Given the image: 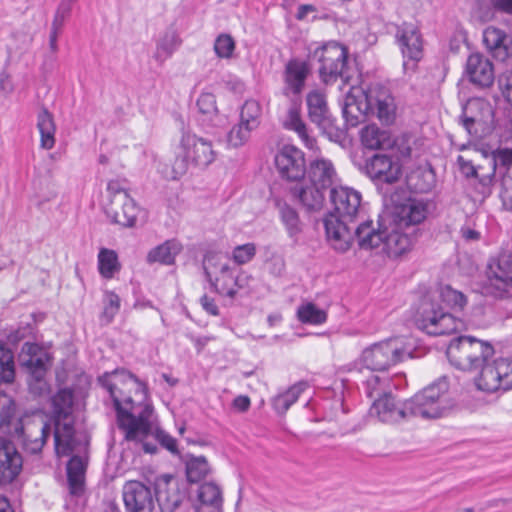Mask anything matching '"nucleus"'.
I'll return each mask as SVG.
<instances>
[{"label": "nucleus", "instance_id": "1", "mask_svg": "<svg viewBox=\"0 0 512 512\" xmlns=\"http://www.w3.org/2000/svg\"><path fill=\"white\" fill-rule=\"evenodd\" d=\"M98 385L111 398L125 440L142 443L145 452L155 453L156 446L145 442L153 433V407L146 385L125 369L104 373Z\"/></svg>", "mask_w": 512, "mask_h": 512}, {"label": "nucleus", "instance_id": "2", "mask_svg": "<svg viewBox=\"0 0 512 512\" xmlns=\"http://www.w3.org/2000/svg\"><path fill=\"white\" fill-rule=\"evenodd\" d=\"M74 396L71 389H61L52 398V416L49 420L34 419L15 430V437L22 450L29 455H39L53 429L54 449L57 456H69L85 450L87 440L76 433L73 417Z\"/></svg>", "mask_w": 512, "mask_h": 512}, {"label": "nucleus", "instance_id": "3", "mask_svg": "<svg viewBox=\"0 0 512 512\" xmlns=\"http://www.w3.org/2000/svg\"><path fill=\"white\" fill-rule=\"evenodd\" d=\"M494 354L493 346L472 336H460L451 341L446 355L450 363L464 371H479L474 382L479 390L495 392L512 389V359H489Z\"/></svg>", "mask_w": 512, "mask_h": 512}, {"label": "nucleus", "instance_id": "4", "mask_svg": "<svg viewBox=\"0 0 512 512\" xmlns=\"http://www.w3.org/2000/svg\"><path fill=\"white\" fill-rule=\"evenodd\" d=\"M332 211L324 219L326 237L339 252H346L353 243L351 224L363 209L361 193L346 185L333 186L329 192Z\"/></svg>", "mask_w": 512, "mask_h": 512}, {"label": "nucleus", "instance_id": "5", "mask_svg": "<svg viewBox=\"0 0 512 512\" xmlns=\"http://www.w3.org/2000/svg\"><path fill=\"white\" fill-rule=\"evenodd\" d=\"M174 156L171 172L166 177L176 180L188 172L190 165L206 168L212 164L217 152L210 140L183 129L174 146Z\"/></svg>", "mask_w": 512, "mask_h": 512}, {"label": "nucleus", "instance_id": "6", "mask_svg": "<svg viewBox=\"0 0 512 512\" xmlns=\"http://www.w3.org/2000/svg\"><path fill=\"white\" fill-rule=\"evenodd\" d=\"M413 347L408 338L396 337L366 348L360 360L369 370L384 371L404 359L412 358Z\"/></svg>", "mask_w": 512, "mask_h": 512}, {"label": "nucleus", "instance_id": "7", "mask_svg": "<svg viewBox=\"0 0 512 512\" xmlns=\"http://www.w3.org/2000/svg\"><path fill=\"white\" fill-rule=\"evenodd\" d=\"M50 353L37 343L26 341L18 355L21 368L27 373V382L34 395H42L48 391L46 374L51 366Z\"/></svg>", "mask_w": 512, "mask_h": 512}, {"label": "nucleus", "instance_id": "8", "mask_svg": "<svg viewBox=\"0 0 512 512\" xmlns=\"http://www.w3.org/2000/svg\"><path fill=\"white\" fill-rule=\"evenodd\" d=\"M448 381L441 378L408 399L413 417L439 418L451 407L448 399Z\"/></svg>", "mask_w": 512, "mask_h": 512}, {"label": "nucleus", "instance_id": "9", "mask_svg": "<svg viewBox=\"0 0 512 512\" xmlns=\"http://www.w3.org/2000/svg\"><path fill=\"white\" fill-rule=\"evenodd\" d=\"M102 209L112 223L123 227L134 226L138 207L119 181H110L103 199Z\"/></svg>", "mask_w": 512, "mask_h": 512}, {"label": "nucleus", "instance_id": "10", "mask_svg": "<svg viewBox=\"0 0 512 512\" xmlns=\"http://www.w3.org/2000/svg\"><path fill=\"white\" fill-rule=\"evenodd\" d=\"M417 327L432 336L451 334L462 327V322L450 313L444 312L431 299L421 302L416 318Z\"/></svg>", "mask_w": 512, "mask_h": 512}, {"label": "nucleus", "instance_id": "11", "mask_svg": "<svg viewBox=\"0 0 512 512\" xmlns=\"http://www.w3.org/2000/svg\"><path fill=\"white\" fill-rule=\"evenodd\" d=\"M347 50L336 42H329L314 51L319 62V76L325 84H332L343 76L347 64Z\"/></svg>", "mask_w": 512, "mask_h": 512}, {"label": "nucleus", "instance_id": "12", "mask_svg": "<svg viewBox=\"0 0 512 512\" xmlns=\"http://www.w3.org/2000/svg\"><path fill=\"white\" fill-rule=\"evenodd\" d=\"M486 289L495 297L512 290V254L503 252L489 260L486 269Z\"/></svg>", "mask_w": 512, "mask_h": 512}, {"label": "nucleus", "instance_id": "13", "mask_svg": "<svg viewBox=\"0 0 512 512\" xmlns=\"http://www.w3.org/2000/svg\"><path fill=\"white\" fill-rule=\"evenodd\" d=\"M461 119L466 131L471 136L478 138L493 123L494 110L486 99L474 97L463 106Z\"/></svg>", "mask_w": 512, "mask_h": 512}, {"label": "nucleus", "instance_id": "14", "mask_svg": "<svg viewBox=\"0 0 512 512\" xmlns=\"http://www.w3.org/2000/svg\"><path fill=\"white\" fill-rule=\"evenodd\" d=\"M275 166L281 178L297 182L303 180L307 166L304 153L293 145H284L275 155Z\"/></svg>", "mask_w": 512, "mask_h": 512}, {"label": "nucleus", "instance_id": "15", "mask_svg": "<svg viewBox=\"0 0 512 512\" xmlns=\"http://www.w3.org/2000/svg\"><path fill=\"white\" fill-rule=\"evenodd\" d=\"M396 39L405 59V72L414 71L423 54L422 38L418 28L413 24H403L397 30Z\"/></svg>", "mask_w": 512, "mask_h": 512}, {"label": "nucleus", "instance_id": "16", "mask_svg": "<svg viewBox=\"0 0 512 512\" xmlns=\"http://www.w3.org/2000/svg\"><path fill=\"white\" fill-rule=\"evenodd\" d=\"M365 108L371 109L370 113L375 115L382 123L391 124L396 117V104L390 91L381 85H372L366 91Z\"/></svg>", "mask_w": 512, "mask_h": 512}, {"label": "nucleus", "instance_id": "17", "mask_svg": "<svg viewBox=\"0 0 512 512\" xmlns=\"http://www.w3.org/2000/svg\"><path fill=\"white\" fill-rule=\"evenodd\" d=\"M408 406V399L400 401L391 394H385L374 401L370 413L383 423L397 424L412 418Z\"/></svg>", "mask_w": 512, "mask_h": 512}, {"label": "nucleus", "instance_id": "18", "mask_svg": "<svg viewBox=\"0 0 512 512\" xmlns=\"http://www.w3.org/2000/svg\"><path fill=\"white\" fill-rule=\"evenodd\" d=\"M155 490L156 499L162 512H174L185 497L180 481L167 474L156 479Z\"/></svg>", "mask_w": 512, "mask_h": 512}, {"label": "nucleus", "instance_id": "19", "mask_svg": "<svg viewBox=\"0 0 512 512\" xmlns=\"http://www.w3.org/2000/svg\"><path fill=\"white\" fill-rule=\"evenodd\" d=\"M23 458L15 444L0 437V485L12 483L21 473Z\"/></svg>", "mask_w": 512, "mask_h": 512}, {"label": "nucleus", "instance_id": "20", "mask_svg": "<svg viewBox=\"0 0 512 512\" xmlns=\"http://www.w3.org/2000/svg\"><path fill=\"white\" fill-rule=\"evenodd\" d=\"M122 496L127 512H151L154 508L152 490L140 481L126 482Z\"/></svg>", "mask_w": 512, "mask_h": 512}, {"label": "nucleus", "instance_id": "21", "mask_svg": "<svg viewBox=\"0 0 512 512\" xmlns=\"http://www.w3.org/2000/svg\"><path fill=\"white\" fill-rule=\"evenodd\" d=\"M366 173L373 181L392 184L401 176V165L397 158L375 154L366 163Z\"/></svg>", "mask_w": 512, "mask_h": 512}, {"label": "nucleus", "instance_id": "22", "mask_svg": "<svg viewBox=\"0 0 512 512\" xmlns=\"http://www.w3.org/2000/svg\"><path fill=\"white\" fill-rule=\"evenodd\" d=\"M465 72L470 82L476 86L488 88L494 83L493 63L481 53H472L467 58Z\"/></svg>", "mask_w": 512, "mask_h": 512}, {"label": "nucleus", "instance_id": "23", "mask_svg": "<svg viewBox=\"0 0 512 512\" xmlns=\"http://www.w3.org/2000/svg\"><path fill=\"white\" fill-rule=\"evenodd\" d=\"M428 214V205L417 199H408L396 205L393 211V223L399 228L418 225L422 223Z\"/></svg>", "mask_w": 512, "mask_h": 512}, {"label": "nucleus", "instance_id": "24", "mask_svg": "<svg viewBox=\"0 0 512 512\" xmlns=\"http://www.w3.org/2000/svg\"><path fill=\"white\" fill-rule=\"evenodd\" d=\"M306 174L310 183L324 190L338 186L339 177L334 164L325 158H317L310 161Z\"/></svg>", "mask_w": 512, "mask_h": 512}, {"label": "nucleus", "instance_id": "25", "mask_svg": "<svg viewBox=\"0 0 512 512\" xmlns=\"http://www.w3.org/2000/svg\"><path fill=\"white\" fill-rule=\"evenodd\" d=\"M385 227L384 222H377L374 225L373 221H364L357 227L351 226L353 240L356 239L358 246L363 250H376L378 252L381 244H383L382 237H384Z\"/></svg>", "mask_w": 512, "mask_h": 512}, {"label": "nucleus", "instance_id": "26", "mask_svg": "<svg viewBox=\"0 0 512 512\" xmlns=\"http://www.w3.org/2000/svg\"><path fill=\"white\" fill-rule=\"evenodd\" d=\"M399 226L395 223L386 225L384 237L378 253H384L388 257H398L411 248L412 241L404 233L400 232Z\"/></svg>", "mask_w": 512, "mask_h": 512}, {"label": "nucleus", "instance_id": "27", "mask_svg": "<svg viewBox=\"0 0 512 512\" xmlns=\"http://www.w3.org/2000/svg\"><path fill=\"white\" fill-rule=\"evenodd\" d=\"M309 72V65L305 61L299 59L290 60L286 64L284 71L285 94L299 95L305 86Z\"/></svg>", "mask_w": 512, "mask_h": 512}, {"label": "nucleus", "instance_id": "28", "mask_svg": "<svg viewBox=\"0 0 512 512\" xmlns=\"http://www.w3.org/2000/svg\"><path fill=\"white\" fill-rule=\"evenodd\" d=\"M87 463L79 455H73L67 463V486L72 497H81L85 493V473Z\"/></svg>", "mask_w": 512, "mask_h": 512}, {"label": "nucleus", "instance_id": "29", "mask_svg": "<svg viewBox=\"0 0 512 512\" xmlns=\"http://www.w3.org/2000/svg\"><path fill=\"white\" fill-rule=\"evenodd\" d=\"M325 191L326 190L311 184L305 187L296 186L292 188L291 193L306 211L318 212L324 207Z\"/></svg>", "mask_w": 512, "mask_h": 512}, {"label": "nucleus", "instance_id": "30", "mask_svg": "<svg viewBox=\"0 0 512 512\" xmlns=\"http://www.w3.org/2000/svg\"><path fill=\"white\" fill-rule=\"evenodd\" d=\"M495 172L496 166L490 156H486L483 163L477 165L474 189L483 199L492 193Z\"/></svg>", "mask_w": 512, "mask_h": 512}, {"label": "nucleus", "instance_id": "31", "mask_svg": "<svg viewBox=\"0 0 512 512\" xmlns=\"http://www.w3.org/2000/svg\"><path fill=\"white\" fill-rule=\"evenodd\" d=\"M198 500L200 501L199 512H222V491L214 482L200 485Z\"/></svg>", "mask_w": 512, "mask_h": 512}, {"label": "nucleus", "instance_id": "32", "mask_svg": "<svg viewBox=\"0 0 512 512\" xmlns=\"http://www.w3.org/2000/svg\"><path fill=\"white\" fill-rule=\"evenodd\" d=\"M508 38L504 31L487 27L483 32V43L492 55L500 61L508 58Z\"/></svg>", "mask_w": 512, "mask_h": 512}, {"label": "nucleus", "instance_id": "33", "mask_svg": "<svg viewBox=\"0 0 512 512\" xmlns=\"http://www.w3.org/2000/svg\"><path fill=\"white\" fill-rule=\"evenodd\" d=\"M283 126L288 130L295 131L308 149L315 148L316 141L309 135L306 124L301 118L300 108L298 105L293 104L289 108L287 115L283 120Z\"/></svg>", "mask_w": 512, "mask_h": 512}, {"label": "nucleus", "instance_id": "34", "mask_svg": "<svg viewBox=\"0 0 512 512\" xmlns=\"http://www.w3.org/2000/svg\"><path fill=\"white\" fill-rule=\"evenodd\" d=\"M182 245L176 240H167L164 243L152 248L146 257L149 264L159 263L172 265L175 257L181 252Z\"/></svg>", "mask_w": 512, "mask_h": 512}, {"label": "nucleus", "instance_id": "35", "mask_svg": "<svg viewBox=\"0 0 512 512\" xmlns=\"http://www.w3.org/2000/svg\"><path fill=\"white\" fill-rule=\"evenodd\" d=\"M306 104L308 116L313 123L320 126L329 119V108L326 96L321 91H310L306 97Z\"/></svg>", "mask_w": 512, "mask_h": 512}, {"label": "nucleus", "instance_id": "36", "mask_svg": "<svg viewBox=\"0 0 512 512\" xmlns=\"http://www.w3.org/2000/svg\"><path fill=\"white\" fill-rule=\"evenodd\" d=\"M37 128L41 137V148L45 150L52 149L55 145L56 125L53 115L45 107H42L37 114Z\"/></svg>", "mask_w": 512, "mask_h": 512}, {"label": "nucleus", "instance_id": "37", "mask_svg": "<svg viewBox=\"0 0 512 512\" xmlns=\"http://www.w3.org/2000/svg\"><path fill=\"white\" fill-rule=\"evenodd\" d=\"M361 141L368 149H385L392 147L394 144L390 133L376 125H368L362 129Z\"/></svg>", "mask_w": 512, "mask_h": 512}, {"label": "nucleus", "instance_id": "38", "mask_svg": "<svg viewBox=\"0 0 512 512\" xmlns=\"http://www.w3.org/2000/svg\"><path fill=\"white\" fill-rule=\"evenodd\" d=\"M180 44L181 39L177 31L172 27L167 28L157 40L154 58L163 63L172 56Z\"/></svg>", "mask_w": 512, "mask_h": 512}, {"label": "nucleus", "instance_id": "39", "mask_svg": "<svg viewBox=\"0 0 512 512\" xmlns=\"http://www.w3.org/2000/svg\"><path fill=\"white\" fill-rule=\"evenodd\" d=\"M279 216L288 236L297 241L303 231V223L297 210L287 203L278 204Z\"/></svg>", "mask_w": 512, "mask_h": 512}, {"label": "nucleus", "instance_id": "40", "mask_svg": "<svg viewBox=\"0 0 512 512\" xmlns=\"http://www.w3.org/2000/svg\"><path fill=\"white\" fill-rule=\"evenodd\" d=\"M208 282L213 291L229 298H234L238 288L242 287L241 279L233 275L232 268L229 269V272L220 273L208 280Z\"/></svg>", "mask_w": 512, "mask_h": 512}, {"label": "nucleus", "instance_id": "41", "mask_svg": "<svg viewBox=\"0 0 512 512\" xmlns=\"http://www.w3.org/2000/svg\"><path fill=\"white\" fill-rule=\"evenodd\" d=\"M121 268L122 265L115 250L101 248L98 251V272L103 278L113 279L120 273Z\"/></svg>", "mask_w": 512, "mask_h": 512}, {"label": "nucleus", "instance_id": "42", "mask_svg": "<svg viewBox=\"0 0 512 512\" xmlns=\"http://www.w3.org/2000/svg\"><path fill=\"white\" fill-rule=\"evenodd\" d=\"M364 103H366V92L359 99L347 98L343 115L349 125L356 126L365 119L366 115L371 114V109H366Z\"/></svg>", "mask_w": 512, "mask_h": 512}, {"label": "nucleus", "instance_id": "43", "mask_svg": "<svg viewBox=\"0 0 512 512\" xmlns=\"http://www.w3.org/2000/svg\"><path fill=\"white\" fill-rule=\"evenodd\" d=\"M262 114V106L258 101L254 99L246 100L240 109L239 122L254 131L261 124Z\"/></svg>", "mask_w": 512, "mask_h": 512}, {"label": "nucleus", "instance_id": "44", "mask_svg": "<svg viewBox=\"0 0 512 512\" xmlns=\"http://www.w3.org/2000/svg\"><path fill=\"white\" fill-rule=\"evenodd\" d=\"M231 268L226 256L217 252H208L203 260V269L207 280L219 275L220 273L229 272Z\"/></svg>", "mask_w": 512, "mask_h": 512}, {"label": "nucleus", "instance_id": "45", "mask_svg": "<svg viewBox=\"0 0 512 512\" xmlns=\"http://www.w3.org/2000/svg\"><path fill=\"white\" fill-rule=\"evenodd\" d=\"M306 383L300 382L293 385L287 391L277 395L272 400V405L278 414H285L286 411L298 400L300 394L305 390Z\"/></svg>", "mask_w": 512, "mask_h": 512}, {"label": "nucleus", "instance_id": "46", "mask_svg": "<svg viewBox=\"0 0 512 512\" xmlns=\"http://www.w3.org/2000/svg\"><path fill=\"white\" fill-rule=\"evenodd\" d=\"M298 320L305 324L321 325L327 320V313L312 302L301 304L297 309Z\"/></svg>", "mask_w": 512, "mask_h": 512}, {"label": "nucleus", "instance_id": "47", "mask_svg": "<svg viewBox=\"0 0 512 512\" xmlns=\"http://www.w3.org/2000/svg\"><path fill=\"white\" fill-rule=\"evenodd\" d=\"M210 472L209 464L204 456L191 457L186 462V475L191 483H196L205 478Z\"/></svg>", "mask_w": 512, "mask_h": 512}, {"label": "nucleus", "instance_id": "48", "mask_svg": "<svg viewBox=\"0 0 512 512\" xmlns=\"http://www.w3.org/2000/svg\"><path fill=\"white\" fill-rule=\"evenodd\" d=\"M15 378L14 356L0 341V383H12Z\"/></svg>", "mask_w": 512, "mask_h": 512}, {"label": "nucleus", "instance_id": "49", "mask_svg": "<svg viewBox=\"0 0 512 512\" xmlns=\"http://www.w3.org/2000/svg\"><path fill=\"white\" fill-rule=\"evenodd\" d=\"M121 301L119 296L112 291H105L102 299V312L100 320L103 324H109L120 310Z\"/></svg>", "mask_w": 512, "mask_h": 512}, {"label": "nucleus", "instance_id": "50", "mask_svg": "<svg viewBox=\"0 0 512 512\" xmlns=\"http://www.w3.org/2000/svg\"><path fill=\"white\" fill-rule=\"evenodd\" d=\"M438 296L451 308L463 309L467 302L462 292L453 289L449 285L441 286Z\"/></svg>", "mask_w": 512, "mask_h": 512}, {"label": "nucleus", "instance_id": "51", "mask_svg": "<svg viewBox=\"0 0 512 512\" xmlns=\"http://www.w3.org/2000/svg\"><path fill=\"white\" fill-rule=\"evenodd\" d=\"M252 132V129L239 122L229 131L227 135V142L231 147H241L250 139Z\"/></svg>", "mask_w": 512, "mask_h": 512}, {"label": "nucleus", "instance_id": "52", "mask_svg": "<svg viewBox=\"0 0 512 512\" xmlns=\"http://www.w3.org/2000/svg\"><path fill=\"white\" fill-rule=\"evenodd\" d=\"M256 255V245L246 243L236 246L232 251V259L238 265H244L250 262Z\"/></svg>", "mask_w": 512, "mask_h": 512}, {"label": "nucleus", "instance_id": "53", "mask_svg": "<svg viewBox=\"0 0 512 512\" xmlns=\"http://www.w3.org/2000/svg\"><path fill=\"white\" fill-rule=\"evenodd\" d=\"M235 49V42L230 35L221 34L214 43V50L220 58H230Z\"/></svg>", "mask_w": 512, "mask_h": 512}, {"label": "nucleus", "instance_id": "54", "mask_svg": "<svg viewBox=\"0 0 512 512\" xmlns=\"http://www.w3.org/2000/svg\"><path fill=\"white\" fill-rule=\"evenodd\" d=\"M74 0H62L57 7L52 21V30H62L66 19L70 16Z\"/></svg>", "mask_w": 512, "mask_h": 512}, {"label": "nucleus", "instance_id": "55", "mask_svg": "<svg viewBox=\"0 0 512 512\" xmlns=\"http://www.w3.org/2000/svg\"><path fill=\"white\" fill-rule=\"evenodd\" d=\"M201 114L212 116L217 112L216 98L212 93H202L196 103Z\"/></svg>", "mask_w": 512, "mask_h": 512}, {"label": "nucleus", "instance_id": "56", "mask_svg": "<svg viewBox=\"0 0 512 512\" xmlns=\"http://www.w3.org/2000/svg\"><path fill=\"white\" fill-rule=\"evenodd\" d=\"M152 435L160 443L162 447H164L173 454L178 453L176 440L172 436L167 434L165 431L153 427Z\"/></svg>", "mask_w": 512, "mask_h": 512}, {"label": "nucleus", "instance_id": "57", "mask_svg": "<svg viewBox=\"0 0 512 512\" xmlns=\"http://www.w3.org/2000/svg\"><path fill=\"white\" fill-rule=\"evenodd\" d=\"M496 168L498 166L505 167L506 170L512 164V148H499L490 156Z\"/></svg>", "mask_w": 512, "mask_h": 512}, {"label": "nucleus", "instance_id": "58", "mask_svg": "<svg viewBox=\"0 0 512 512\" xmlns=\"http://www.w3.org/2000/svg\"><path fill=\"white\" fill-rule=\"evenodd\" d=\"M33 330L34 328L31 324L21 326L18 329L9 333V335L7 336L8 342L12 345H16L20 341L30 337L33 334Z\"/></svg>", "mask_w": 512, "mask_h": 512}, {"label": "nucleus", "instance_id": "59", "mask_svg": "<svg viewBox=\"0 0 512 512\" xmlns=\"http://www.w3.org/2000/svg\"><path fill=\"white\" fill-rule=\"evenodd\" d=\"M457 162L459 164L461 173L466 178L470 179L471 184L474 186L477 165H474L471 161L466 160L463 156H459Z\"/></svg>", "mask_w": 512, "mask_h": 512}, {"label": "nucleus", "instance_id": "60", "mask_svg": "<svg viewBox=\"0 0 512 512\" xmlns=\"http://www.w3.org/2000/svg\"><path fill=\"white\" fill-rule=\"evenodd\" d=\"M267 268L272 275L276 277L281 276L285 270L284 258L280 255H273L267 262Z\"/></svg>", "mask_w": 512, "mask_h": 512}, {"label": "nucleus", "instance_id": "61", "mask_svg": "<svg viewBox=\"0 0 512 512\" xmlns=\"http://www.w3.org/2000/svg\"><path fill=\"white\" fill-rule=\"evenodd\" d=\"M200 303L203 309L213 316H217L219 314L218 306L216 305L213 298H210L207 295H203L200 298Z\"/></svg>", "mask_w": 512, "mask_h": 512}, {"label": "nucleus", "instance_id": "62", "mask_svg": "<svg viewBox=\"0 0 512 512\" xmlns=\"http://www.w3.org/2000/svg\"><path fill=\"white\" fill-rule=\"evenodd\" d=\"M250 404V398L245 395L237 396L232 402L233 408L241 413L246 412L250 408Z\"/></svg>", "mask_w": 512, "mask_h": 512}, {"label": "nucleus", "instance_id": "63", "mask_svg": "<svg viewBox=\"0 0 512 512\" xmlns=\"http://www.w3.org/2000/svg\"><path fill=\"white\" fill-rule=\"evenodd\" d=\"M380 383V377L374 374H371L365 381L367 395L369 397H373L374 393L377 391V388Z\"/></svg>", "mask_w": 512, "mask_h": 512}, {"label": "nucleus", "instance_id": "64", "mask_svg": "<svg viewBox=\"0 0 512 512\" xmlns=\"http://www.w3.org/2000/svg\"><path fill=\"white\" fill-rule=\"evenodd\" d=\"M490 2L495 9L512 14V0H490Z\"/></svg>", "mask_w": 512, "mask_h": 512}]
</instances>
